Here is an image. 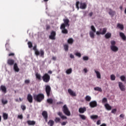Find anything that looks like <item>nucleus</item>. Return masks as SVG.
I'll use <instances>...</instances> for the list:
<instances>
[{
  "instance_id": "1",
  "label": "nucleus",
  "mask_w": 126,
  "mask_h": 126,
  "mask_svg": "<svg viewBox=\"0 0 126 126\" xmlns=\"http://www.w3.org/2000/svg\"><path fill=\"white\" fill-rule=\"evenodd\" d=\"M64 23L62 24L60 27V28L62 30V32H67V30L65 29V27L67 26L69 27V20L68 19H65L63 20Z\"/></svg>"
},
{
  "instance_id": "2",
  "label": "nucleus",
  "mask_w": 126,
  "mask_h": 126,
  "mask_svg": "<svg viewBox=\"0 0 126 126\" xmlns=\"http://www.w3.org/2000/svg\"><path fill=\"white\" fill-rule=\"evenodd\" d=\"M33 98L35 101L38 103H41V101L45 99V95L44 94H34L33 95Z\"/></svg>"
},
{
  "instance_id": "3",
  "label": "nucleus",
  "mask_w": 126,
  "mask_h": 126,
  "mask_svg": "<svg viewBox=\"0 0 126 126\" xmlns=\"http://www.w3.org/2000/svg\"><path fill=\"white\" fill-rule=\"evenodd\" d=\"M42 79L43 82H45V83H48L50 82V80L51 79V76H50V75H49V74L46 73L42 76Z\"/></svg>"
},
{
  "instance_id": "4",
  "label": "nucleus",
  "mask_w": 126,
  "mask_h": 126,
  "mask_svg": "<svg viewBox=\"0 0 126 126\" xmlns=\"http://www.w3.org/2000/svg\"><path fill=\"white\" fill-rule=\"evenodd\" d=\"M63 113L66 115V116H67L68 117H69L70 116L71 113L70 111H69V110H68V108H67V106H66V105H64L63 107Z\"/></svg>"
},
{
  "instance_id": "5",
  "label": "nucleus",
  "mask_w": 126,
  "mask_h": 126,
  "mask_svg": "<svg viewBox=\"0 0 126 126\" xmlns=\"http://www.w3.org/2000/svg\"><path fill=\"white\" fill-rule=\"evenodd\" d=\"M45 91L48 97H50L51 94V86L48 85H45Z\"/></svg>"
},
{
  "instance_id": "6",
  "label": "nucleus",
  "mask_w": 126,
  "mask_h": 126,
  "mask_svg": "<svg viewBox=\"0 0 126 126\" xmlns=\"http://www.w3.org/2000/svg\"><path fill=\"white\" fill-rule=\"evenodd\" d=\"M119 84V87L120 89V90H121V91L124 92L125 91H126V86L125 85H124V84H123V83L119 82L118 83Z\"/></svg>"
},
{
  "instance_id": "7",
  "label": "nucleus",
  "mask_w": 126,
  "mask_h": 126,
  "mask_svg": "<svg viewBox=\"0 0 126 126\" xmlns=\"http://www.w3.org/2000/svg\"><path fill=\"white\" fill-rule=\"evenodd\" d=\"M89 105L91 108H95L97 106V101L95 100L92 101L90 102Z\"/></svg>"
},
{
  "instance_id": "8",
  "label": "nucleus",
  "mask_w": 126,
  "mask_h": 126,
  "mask_svg": "<svg viewBox=\"0 0 126 126\" xmlns=\"http://www.w3.org/2000/svg\"><path fill=\"white\" fill-rule=\"evenodd\" d=\"M49 39L50 40H56V32H51L49 35Z\"/></svg>"
},
{
  "instance_id": "9",
  "label": "nucleus",
  "mask_w": 126,
  "mask_h": 126,
  "mask_svg": "<svg viewBox=\"0 0 126 126\" xmlns=\"http://www.w3.org/2000/svg\"><path fill=\"white\" fill-rule=\"evenodd\" d=\"M27 100L29 103H33V96L31 94H29L27 96Z\"/></svg>"
},
{
  "instance_id": "10",
  "label": "nucleus",
  "mask_w": 126,
  "mask_h": 126,
  "mask_svg": "<svg viewBox=\"0 0 126 126\" xmlns=\"http://www.w3.org/2000/svg\"><path fill=\"white\" fill-rule=\"evenodd\" d=\"M13 69L15 72H19V67H18V65L17 64V63H15L14 64L13 66Z\"/></svg>"
},
{
  "instance_id": "11",
  "label": "nucleus",
  "mask_w": 126,
  "mask_h": 126,
  "mask_svg": "<svg viewBox=\"0 0 126 126\" xmlns=\"http://www.w3.org/2000/svg\"><path fill=\"white\" fill-rule=\"evenodd\" d=\"M68 93L71 96H72L73 97H75V96H76V94L75 92H73V91L71 90L70 89H68Z\"/></svg>"
},
{
  "instance_id": "12",
  "label": "nucleus",
  "mask_w": 126,
  "mask_h": 126,
  "mask_svg": "<svg viewBox=\"0 0 126 126\" xmlns=\"http://www.w3.org/2000/svg\"><path fill=\"white\" fill-rule=\"evenodd\" d=\"M58 116H59L60 117V118H61V119L62 120H66V119H67V117H66V116H64L63 114V113H62L61 112H58Z\"/></svg>"
},
{
  "instance_id": "13",
  "label": "nucleus",
  "mask_w": 126,
  "mask_h": 126,
  "mask_svg": "<svg viewBox=\"0 0 126 126\" xmlns=\"http://www.w3.org/2000/svg\"><path fill=\"white\" fill-rule=\"evenodd\" d=\"M14 60L12 59H9L7 60V63L9 65H13L15 63Z\"/></svg>"
},
{
  "instance_id": "14",
  "label": "nucleus",
  "mask_w": 126,
  "mask_h": 126,
  "mask_svg": "<svg viewBox=\"0 0 126 126\" xmlns=\"http://www.w3.org/2000/svg\"><path fill=\"white\" fill-rule=\"evenodd\" d=\"M86 112V107H80L79 109V112L80 114H84Z\"/></svg>"
},
{
  "instance_id": "15",
  "label": "nucleus",
  "mask_w": 126,
  "mask_h": 126,
  "mask_svg": "<svg viewBox=\"0 0 126 126\" xmlns=\"http://www.w3.org/2000/svg\"><path fill=\"white\" fill-rule=\"evenodd\" d=\"M86 7H87V5H86V3H80V8H81V9H85Z\"/></svg>"
},
{
  "instance_id": "16",
  "label": "nucleus",
  "mask_w": 126,
  "mask_h": 126,
  "mask_svg": "<svg viewBox=\"0 0 126 126\" xmlns=\"http://www.w3.org/2000/svg\"><path fill=\"white\" fill-rule=\"evenodd\" d=\"M0 89L1 90V92L4 94H5L7 92V91L6 90V87H5V86H3V85H1L0 86Z\"/></svg>"
},
{
  "instance_id": "17",
  "label": "nucleus",
  "mask_w": 126,
  "mask_h": 126,
  "mask_svg": "<svg viewBox=\"0 0 126 126\" xmlns=\"http://www.w3.org/2000/svg\"><path fill=\"white\" fill-rule=\"evenodd\" d=\"M111 50L113 51V52H118L119 51V48L116 46H111L110 47Z\"/></svg>"
},
{
  "instance_id": "18",
  "label": "nucleus",
  "mask_w": 126,
  "mask_h": 126,
  "mask_svg": "<svg viewBox=\"0 0 126 126\" xmlns=\"http://www.w3.org/2000/svg\"><path fill=\"white\" fill-rule=\"evenodd\" d=\"M27 123L29 126H35L36 125V122L34 121L28 120Z\"/></svg>"
},
{
  "instance_id": "19",
  "label": "nucleus",
  "mask_w": 126,
  "mask_h": 126,
  "mask_svg": "<svg viewBox=\"0 0 126 126\" xmlns=\"http://www.w3.org/2000/svg\"><path fill=\"white\" fill-rule=\"evenodd\" d=\"M35 77L37 80H39V81H41V80H42V76H41V74L38 73H35Z\"/></svg>"
},
{
  "instance_id": "20",
  "label": "nucleus",
  "mask_w": 126,
  "mask_h": 126,
  "mask_svg": "<svg viewBox=\"0 0 126 126\" xmlns=\"http://www.w3.org/2000/svg\"><path fill=\"white\" fill-rule=\"evenodd\" d=\"M42 116L43 117V119L48 118V112L46 111H43L42 113Z\"/></svg>"
},
{
  "instance_id": "21",
  "label": "nucleus",
  "mask_w": 126,
  "mask_h": 126,
  "mask_svg": "<svg viewBox=\"0 0 126 126\" xmlns=\"http://www.w3.org/2000/svg\"><path fill=\"white\" fill-rule=\"evenodd\" d=\"M105 108L108 111H111L112 110V106L110 105L109 104L106 103L104 105Z\"/></svg>"
},
{
  "instance_id": "22",
  "label": "nucleus",
  "mask_w": 126,
  "mask_h": 126,
  "mask_svg": "<svg viewBox=\"0 0 126 126\" xmlns=\"http://www.w3.org/2000/svg\"><path fill=\"white\" fill-rule=\"evenodd\" d=\"M120 36L122 38V40L123 41H126V35L123 33V32H120Z\"/></svg>"
},
{
  "instance_id": "23",
  "label": "nucleus",
  "mask_w": 126,
  "mask_h": 126,
  "mask_svg": "<svg viewBox=\"0 0 126 126\" xmlns=\"http://www.w3.org/2000/svg\"><path fill=\"white\" fill-rule=\"evenodd\" d=\"M117 28L118 29H120V30H124V25L121 24L120 23H118L117 25Z\"/></svg>"
},
{
  "instance_id": "24",
  "label": "nucleus",
  "mask_w": 126,
  "mask_h": 126,
  "mask_svg": "<svg viewBox=\"0 0 126 126\" xmlns=\"http://www.w3.org/2000/svg\"><path fill=\"white\" fill-rule=\"evenodd\" d=\"M94 72L96 73V77L98 78V79H101V74L100 73V72L94 69Z\"/></svg>"
},
{
  "instance_id": "25",
  "label": "nucleus",
  "mask_w": 126,
  "mask_h": 126,
  "mask_svg": "<svg viewBox=\"0 0 126 126\" xmlns=\"http://www.w3.org/2000/svg\"><path fill=\"white\" fill-rule=\"evenodd\" d=\"M2 117H3V120L5 121L7 120V119H8V114H7V113H3Z\"/></svg>"
},
{
  "instance_id": "26",
  "label": "nucleus",
  "mask_w": 126,
  "mask_h": 126,
  "mask_svg": "<svg viewBox=\"0 0 126 126\" xmlns=\"http://www.w3.org/2000/svg\"><path fill=\"white\" fill-rule=\"evenodd\" d=\"M54 124H55V122L52 120H49L48 123V126H54Z\"/></svg>"
},
{
  "instance_id": "27",
  "label": "nucleus",
  "mask_w": 126,
  "mask_h": 126,
  "mask_svg": "<svg viewBox=\"0 0 126 126\" xmlns=\"http://www.w3.org/2000/svg\"><path fill=\"white\" fill-rule=\"evenodd\" d=\"M85 99L87 102H90L91 101V97L89 95H86Z\"/></svg>"
},
{
  "instance_id": "28",
  "label": "nucleus",
  "mask_w": 126,
  "mask_h": 126,
  "mask_svg": "<svg viewBox=\"0 0 126 126\" xmlns=\"http://www.w3.org/2000/svg\"><path fill=\"white\" fill-rule=\"evenodd\" d=\"M94 90H95V91H98L99 92H102V89L98 87L94 88Z\"/></svg>"
},
{
  "instance_id": "29",
  "label": "nucleus",
  "mask_w": 126,
  "mask_h": 126,
  "mask_svg": "<svg viewBox=\"0 0 126 126\" xmlns=\"http://www.w3.org/2000/svg\"><path fill=\"white\" fill-rule=\"evenodd\" d=\"M73 39L72 38H69L67 40L68 44H70V45H72L73 44Z\"/></svg>"
},
{
  "instance_id": "30",
  "label": "nucleus",
  "mask_w": 126,
  "mask_h": 126,
  "mask_svg": "<svg viewBox=\"0 0 126 126\" xmlns=\"http://www.w3.org/2000/svg\"><path fill=\"white\" fill-rule=\"evenodd\" d=\"M112 36V34H111V33L110 32H107L105 35V37L106 38V39H109L110 38V37Z\"/></svg>"
},
{
  "instance_id": "31",
  "label": "nucleus",
  "mask_w": 126,
  "mask_h": 126,
  "mask_svg": "<svg viewBox=\"0 0 126 126\" xmlns=\"http://www.w3.org/2000/svg\"><path fill=\"white\" fill-rule=\"evenodd\" d=\"M54 121L55 122V123H56V124H58V123H61V118L59 117H56L55 118Z\"/></svg>"
},
{
  "instance_id": "32",
  "label": "nucleus",
  "mask_w": 126,
  "mask_h": 126,
  "mask_svg": "<svg viewBox=\"0 0 126 126\" xmlns=\"http://www.w3.org/2000/svg\"><path fill=\"white\" fill-rule=\"evenodd\" d=\"M72 72V69L71 68H70L69 69H68L66 71V73L67 74H70Z\"/></svg>"
},
{
  "instance_id": "33",
  "label": "nucleus",
  "mask_w": 126,
  "mask_h": 126,
  "mask_svg": "<svg viewBox=\"0 0 126 126\" xmlns=\"http://www.w3.org/2000/svg\"><path fill=\"white\" fill-rule=\"evenodd\" d=\"M1 103L3 105H6V104H7V103H8V101H7V100H4V99L2 98L1 99Z\"/></svg>"
},
{
  "instance_id": "34",
  "label": "nucleus",
  "mask_w": 126,
  "mask_h": 126,
  "mask_svg": "<svg viewBox=\"0 0 126 126\" xmlns=\"http://www.w3.org/2000/svg\"><path fill=\"white\" fill-rule=\"evenodd\" d=\"M91 119L92 120H97L98 119V115H92L91 116Z\"/></svg>"
},
{
  "instance_id": "35",
  "label": "nucleus",
  "mask_w": 126,
  "mask_h": 126,
  "mask_svg": "<svg viewBox=\"0 0 126 126\" xmlns=\"http://www.w3.org/2000/svg\"><path fill=\"white\" fill-rule=\"evenodd\" d=\"M115 13H116V12L112 11L111 9L110 10V11L109 12V14H110V15H111L112 16H114Z\"/></svg>"
},
{
  "instance_id": "36",
  "label": "nucleus",
  "mask_w": 126,
  "mask_h": 126,
  "mask_svg": "<svg viewBox=\"0 0 126 126\" xmlns=\"http://www.w3.org/2000/svg\"><path fill=\"white\" fill-rule=\"evenodd\" d=\"M47 103H48V104H53V99L48 98V99H47Z\"/></svg>"
},
{
  "instance_id": "37",
  "label": "nucleus",
  "mask_w": 126,
  "mask_h": 126,
  "mask_svg": "<svg viewBox=\"0 0 126 126\" xmlns=\"http://www.w3.org/2000/svg\"><path fill=\"white\" fill-rule=\"evenodd\" d=\"M79 117L80 118H81V119L82 120H83L84 121L86 120V116H85V115H79Z\"/></svg>"
},
{
  "instance_id": "38",
  "label": "nucleus",
  "mask_w": 126,
  "mask_h": 126,
  "mask_svg": "<svg viewBox=\"0 0 126 126\" xmlns=\"http://www.w3.org/2000/svg\"><path fill=\"white\" fill-rule=\"evenodd\" d=\"M63 47L65 51H68V44H64Z\"/></svg>"
},
{
  "instance_id": "39",
  "label": "nucleus",
  "mask_w": 126,
  "mask_h": 126,
  "mask_svg": "<svg viewBox=\"0 0 126 126\" xmlns=\"http://www.w3.org/2000/svg\"><path fill=\"white\" fill-rule=\"evenodd\" d=\"M110 78L111 80H116V76H115L114 74L111 75Z\"/></svg>"
},
{
  "instance_id": "40",
  "label": "nucleus",
  "mask_w": 126,
  "mask_h": 126,
  "mask_svg": "<svg viewBox=\"0 0 126 126\" xmlns=\"http://www.w3.org/2000/svg\"><path fill=\"white\" fill-rule=\"evenodd\" d=\"M91 29L93 31V32H96V29L95 28V27H94V26H92L91 27Z\"/></svg>"
},
{
  "instance_id": "41",
  "label": "nucleus",
  "mask_w": 126,
  "mask_h": 126,
  "mask_svg": "<svg viewBox=\"0 0 126 126\" xmlns=\"http://www.w3.org/2000/svg\"><path fill=\"white\" fill-rule=\"evenodd\" d=\"M120 79L122 81H125L126 80V76L122 75L120 77Z\"/></svg>"
},
{
  "instance_id": "42",
  "label": "nucleus",
  "mask_w": 126,
  "mask_h": 126,
  "mask_svg": "<svg viewBox=\"0 0 126 126\" xmlns=\"http://www.w3.org/2000/svg\"><path fill=\"white\" fill-rule=\"evenodd\" d=\"M28 45L29 46V48H31L32 47H33V44H32V42L30 41L28 43Z\"/></svg>"
},
{
  "instance_id": "43",
  "label": "nucleus",
  "mask_w": 126,
  "mask_h": 126,
  "mask_svg": "<svg viewBox=\"0 0 126 126\" xmlns=\"http://www.w3.org/2000/svg\"><path fill=\"white\" fill-rule=\"evenodd\" d=\"M75 56L78 57V58H81V54L79 52H77L75 54Z\"/></svg>"
},
{
  "instance_id": "44",
  "label": "nucleus",
  "mask_w": 126,
  "mask_h": 126,
  "mask_svg": "<svg viewBox=\"0 0 126 126\" xmlns=\"http://www.w3.org/2000/svg\"><path fill=\"white\" fill-rule=\"evenodd\" d=\"M90 37H92V39H94V32H90Z\"/></svg>"
},
{
  "instance_id": "45",
  "label": "nucleus",
  "mask_w": 126,
  "mask_h": 126,
  "mask_svg": "<svg viewBox=\"0 0 126 126\" xmlns=\"http://www.w3.org/2000/svg\"><path fill=\"white\" fill-rule=\"evenodd\" d=\"M108 102V100L107 99V98L104 97L103 98L102 103H107Z\"/></svg>"
},
{
  "instance_id": "46",
  "label": "nucleus",
  "mask_w": 126,
  "mask_h": 126,
  "mask_svg": "<svg viewBox=\"0 0 126 126\" xmlns=\"http://www.w3.org/2000/svg\"><path fill=\"white\" fill-rule=\"evenodd\" d=\"M44 51H43L42 50H40V56L41 57H42V58H44Z\"/></svg>"
},
{
  "instance_id": "47",
  "label": "nucleus",
  "mask_w": 126,
  "mask_h": 126,
  "mask_svg": "<svg viewBox=\"0 0 126 126\" xmlns=\"http://www.w3.org/2000/svg\"><path fill=\"white\" fill-rule=\"evenodd\" d=\"M83 60L84 61H88V60H89V58L88 56H84L83 58Z\"/></svg>"
},
{
  "instance_id": "48",
  "label": "nucleus",
  "mask_w": 126,
  "mask_h": 126,
  "mask_svg": "<svg viewBox=\"0 0 126 126\" xmlns=\"http://www.w3.org/2000/svg\"><path fill=\"white\" fill-rule=\"evenodd\" d=\"M21 108L23 111L26 110V106L25 105H21Z\"/></svg>"
},
{
  "instance_id": "49",
  "label": "nucleus",
  "mask_w": 126,
  "mask_h": 126,
  "mask_svg": "<svg viewBox=\"0 0 126 126\" xmlns=\"http://www.w3.org/2000/svg\"><path fill=\"white\" fill-rule=\"evenodd\" d=\"M76 6L78 9H79V1H77L76 3Z\"/></svg>"
},
{
  "instance_id": "50",
  "label": "nucleus",
  "mask_w": 126,
  "mask_h": 126,
  "mask_svg": "<svg viewBox=\"0 0 126 126\" xmlns=\"http://www.w3.org/2000/svg\"><path fill=\"white\" fill-rule=\"evenodd\" d=\"M46 30H50V29H51V26H50V25H46Z\"/></svg>"
},
{
  "instance_id": "51",
  "label": "nucleus",
  "mask_w": 126,
  "mask_h": 126,
  "mask_svg": "<svg viewBox=\"0 0 126 126\" xmlns=\"http://www.w3.org/2000/svg\"><path fill=\"white\" fill-rule=\"evenodd\" d=\"M35 54L36 55V56H39V55H40V52H39V51L37 50H35Z\"/></svg>"
},
{
  "instance_id": "52",
  "label": "nucleus",
  "mask_w": 126,
  "mask_h": 126,
  "mask_svg": "<svg viewBox=\"0 0 126 126\" xmlns=\"http://www.w3.org/2000/svg\"><path fill=\"white\" fill-rule=\"evenodd\" d=\"M111 46H115V45H116V41L114 40H112L111 41Z\"/></svg>"
},
{
  "instance_id": "53",
  "label": "nucleus",
  "mask_w": 126,
  "mask_h": 126,
  "mask_svg": "<svg viewBox=\"0 0 126 126\" xmlns=\"http://www.w3.org/2000/svg\"><path fill=\"white\" fill-rule=\"evenodd\" d=\"M116 112H117V109H113L111 111V113L112 114H116Z\"/></svg>"
},
{
  "instance_id": "54",
  "label": "nucleus",
  "mask_w": 126,
  "mask_h": 126,
  "mask_svg": "<svg viewBox=\"0 0 126 126\" xmlns=\"http://www.w3.org/2000/svg\"><path fill=\"white\" fill-rule=\"evenodd\" d=\"M18 119H20V120H22L23 119V116L22 114L18 116Z\"/></svg>"
},
{
  "instance_id": "55",
  "label": "nucleus",
  "mask_w": 126,
  "mask_h": 126,
  "mask_svg": "<svg viewBox=\"0 0 126 126\" xmlns=\"http://www.w3.org/2000/svg\"><path fill=\"white\" fill-rule=\"evenodd\" d=\"M105 33H106V32H96V35H100V34H102V35H104Z\"/></svg>"
},
{
  "instance_id": "56",
  "label": "nucleus",
  "mask_w": 126,
  "mask_h": 126,
  "mask_svg": "<svg viewBox=\"0 0 126 126\" xmlns=\"http://www.w3.org/2000/svg\"><path fill=\"white\" fill-rule=\"evenodd\" d=\"M25 83H26V84H29V83H30V80H26Z\"/></svg>"
},
{
  "instance_id": "57",
  "label": "nucleus",
  "mask_w": 126,
  "mask_h": 126,
  "mask_svg": "<svg viewBox=\"0 0 126 126\" xmlns=\"http://www.w3.org/2000/svg\"><path fill=\"white\" fill-rule=\"evenodd\" d=\"M96 125H97V126L101 125V120H98L96 122Z\"/></svg>"
},
{
  "instance_id": "58",
  "label": "nucleus",
  "mask_w": 126,
  "mask_h": 126,
  "mask_svg": "<svg viewBox=\"0 0 126 126\" xmlns=\"http://www.w3.org/2000/svg\"><path fill=\"white\" fill-rule=\"evenodd\" d=\"M67 124V122H63L61 123L62 126H65Z\"/></svg>"
},
{
  "instance_id": "59",
  "label": "nucleus",
  "mask_w": 126,
  "mask_h": 126,
  "mask_svg": "<svg viewBox=\"0 0 126 126\" xmlns=\"http://www.w3.org/2000/svg\"><path fill=\"white\" fill-rule=\"evenodd\" d=\"M63 102L62 101H59L57 102V105H63Z\"/></svg>"
},
{
  "instance_id": "60",
  "label": "nucleus",
  "mask_w": 126,
  "mask_h": 126,
  "mask_svg": "<svg viewBox=\"0 0 126 126\" xmlns=\"http://www.w3.org/2000/svg\"><path fill=\"white\" fill-rule=\"evenodd\" d=\"M9 57H13V56H14V53H11L9 54L8 55Z\"/></svg>"
},
{
  "instance_id": "61",
  "label": "nucleus",
  "mask_w": 126,
  "mask_h": 126,
  "mask_svg": "<svg viewBox=\"0 0 126 126\" xmlns=\"http://www.w3.org/2000/svg\"><path fill=\"white\" fill-rule=\"evenodd\" d=\"M70 59H74V56L72 54H70Z\"/></svg>"
},
{
  "instance_id": "62",
  "label": "nucleus",
  "mask_w": 126,
  "mask_h": 126,
  "mask_svg": "<svg viewBox=\"0 0 126 126\" xmlns=\"http://www.w3.org/2000/svg\"><path fill=\"white\" fill-rule=\"evenodd\" d=\"M33 50L35 51H37V46H34L33 47Z\"/></svg>"
},
{
  "instance_id": "63",
  "label": "nucleus",
  "mask_w": 126,
  "mask_h": 126,
  "mask_svg": "<svg viewBox=\"0 0 126 126\" xmlns=\"http://www.w3.org/2000/svg\"><path fill=\"white\" fill-rule=\"evenodd\" d=\"M89 16H90V17H92V15H93V13L92 12H90L89 14Z\"/></svg>"
},
{
  "instance_id": "64",
  "label": "nucleus",
  "mask_w": 126,
  "mask_h": 126,
  "mask_svg": "<svg viewBox=\"0 0 126 126\" xmlns=\"http://www.w3.org/2000/svg\"><path fill=\"white\" fill-rule=\"evenodd\" d=\"M124 117H125V115H124V114H121L120 115V118H123V119H124Z\"/></svg>"
}]
</instances>
